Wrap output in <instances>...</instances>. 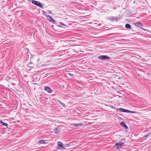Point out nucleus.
<instances>
[{
  "label": "nucleus",
  "mask_w": 151,
  "mask_h": 151,
  "mask_svg": "<svg viewBox=\"0 0 151 151\" xmlns=\"http://www.w3.org/2000/svg\"><path fill=\"white\" fill-rule=\"evenodd\" d=\"M124 143L123 142H119L115 144V146L117 149L121 148L122 146L124 145Z\"/></svg>",
  "instance_id": "nucleus-3"
},
{
  "label": "nucleus",
  "mask_w": 151,
  "mask_h": 151,
  "mask_svg": "<svg viewBox=\"0 0 151 151\" xmlns=\"http://www.w3.org/2000/svg\"><path fill=\"white\" fill-rule=\"evenodd\" d=\"M59 103L61 105V106L63 107H65V105L60 100H58Z\"/></svg>",
  "instance_id": "nucleus-12"
},
{
  "label": "nucleus",
  "mask_w": 151,
  "mask_h": 151,
  "mask_svg": "<svg viewBox=\"0 0 151 151\" xmlns=\"http://www.w3.org/2000/svg\"><path fill=\"white\" fill-rule=\"evenodd\" d=\"M115 109H116V111H120L126 112V113H136V111H129L128 110L126 109L123 108H120L119 109H117V108H114Z\"/></svg>",
  "instance_id": "nucleus-1"
},
{
  "label": "nucleus",
  "mask_w": 151,
  "mask_h": 151,
  "mask_svg": "<svg viewBox=\"0 0 151 151\" xmlns=\"http://www.w3.org/2000/svg\"><path fill=\"white\" fill-rule=\"evenodd\" d=\"M45 141L44 140H42L39 141V143H41V144L44 143H45Z\"/></svg>",
  "instance_id": "nucleus-16"
},
{
  "label": "nucleus",
  "mask_w": 151,
  "mask_h": 151,
  "mask_svg": "<svg viewBox=\"0 0 151 151\" xmlns=\"http://www.w3.org/2000/svg\"><path fill=\"white\" fill-rule=\"evenodd\" d=\"M48 64H44V65H42V66H45V67H47L48 66Z\"/></svg>",
  "instance_id": "nucleus-20"
},
{
  "label": "nucleus",
  "mask_w": 151,
  "mask_h": 151,
  "mask_svg": "<svg viewBox=\"0 0 151 151\" xmlns=\"http://www.w3.org/2000/svg\"><path fill=\"white\" fill-rule=\"evenodd\" d=\"M135 25L139 28H141L142 27V24L139 22H137L135 23Z\"/></svg>",
  "instance_id": "nucleus-9"
},
{
  "label": "nucleus",
  "mask_w": 151,
  "mask_h": 151,
  "mask_svg": "<svg viewBox=\"0 0 151 151\" xmlns=\"http://www.w3.org/2000/svg\"><path fill=\"white\" fill-rule=\"evenodd\" d=\"M54 131L55 132L56 134H58L59 133V132H60L59 130V129L58 128H55L54 129Z\"/></svg>",
  "instance_id": "nucleus-14"
},
{
  "label": "nucleus",
  "mask_w": 151,
  "mask_h": 151,
  "mask_svg": "<svg viewBox=\"0 0 151 151\" xmlns=\"http://www.w3.org/2000/svg\"><path fill=\"white\" fill-rule=\"evenodd\" d=\"M68 74L70 76H73V74H71V73H68Z\"/></svg>",
  "instance_id": "nucleus-22"
},
{
  "label": "nucleus",
  "mask_w": 151,
  "mask_h": 151,
  "mask_svg": "<svg viewBox=\"0 0 151 151\" xmlns=\"http://www.w3.org/2000/svg\"><path fill=\"white\" fill-rule=\"evenodd\" d=\"M71 126H73L74 127H80L81 126H83V124L82 123H79V124H75L73 123L71 124Z\"/></svg>",
  "instance_id": "nucleus-7"
},
{
  "label": "nucleus",
  "mask_w": 151,
  "mask_h": 151,
  "mask_svg": "<svg viewBox=\"0 0 151 151\" xmlns=\"http://www.w3.org/2000/svg\"><path fill=\"white\" fill-rule=\"evenodd\" d=\"M47 12H48V13L49 14H51L52 13L50 11H49V10Z\"/></svg>",
  "instance_id": "nucleus-21"
},
{
  "label": "nucleus",
  "mask_w": 151,
  "mask_h": 151,
  "mask_svg": "<svg viewBox=\"0 0 151 151\" xmlns=\"http://www.w3.org/2000/svg\"><path fill=\"white\" fill-rule=\"evenodd\" d=\"M125 27L127 29L131 28V25L128 24H127L125 25Z\"/></svg>",
  "instance_id": "nucleus-15"
},
{
  "label": "nucleus",
  "mask_w": 151,
  "mask_h": 151,
  "mask_svg": "<svg viewBox=\"0 0 151 151\" xmlns=\"http://www.w3.org/2000/svg\"><path fill=\"white\" fill-rule=\"evenodd\" d=\"M58 145L60 147H63V145L62 143L61 142H58Z\"/></svg>",
  "instance_id": "nucleus-11"
},
{
  "label": "nucleus",
  "mask_w": 151,
  "mask_h": 151,
  "mask_svg": "<svg viewBox=\"0 0 151 151\" xmlns=\"http://www.w3.org/2000/svg\"><path fill=\"white\" fill-rule=\"evenodd\" d=\"M151 136V132L150 133L148 134L146 136Z\"/></svg>",
  "instance_id": "nucleus-19"
},
{
  "label": "nucleus",
  "mask_w": 151,
  "mask_h": 151,
  "mask_svg": "<svg viewBox=\"0 0 151 151\" xmlns=\"http://www.w3.org/2000/svg\"><path fill=\"white\" fill-rule=\"evenodd\" d=\"M98 58L99 59L102 60H105L107 59H110V58L109 57L106 55H103L99 56L98 57Z\"/></svg>",
  "instance_id": "nucleus-4"
},
{
  "label": "nucleus",
  "mask_w": 151,
  "mask_h": 151,
  "mask_svg": "<svg viewBox=\"0 0 151 151\" xmlns=\"http://www.w3.org/2000/svg\"><path fill=\"white\" fill-rule=\"evenodd\" d=\"M44 90L49 93H51L53 91L48 86H45Z\"/></svg>",
  "instance_id": "nucleus-5"
},
{
  "label": "nucleus",
  "mask_w": 151,
  "mask_h": 151,
  "mask_svg": "<svg viewBox=\"0 0 151 151\" xmlns=\"http://www.w3.org/2000/svg\"><path fill=\"white\" fill-rule=\"evenodd\" d=\"M49 17H48V18L47 19H48V20L50 22H51L52 23H54L55 22V21L54 20V19H52V17H51V16H50V15H49Z\"/></svg>",
  "instance_id": "nucleus-8"
},
{
  "label": "nucleus",
  "mask_w": 151,
  "mask_h": 151,
  "mask_svg": "<svg viewBox=\"0 0 151 151\" xmlns=\"http://www.w3.org/2000/svg\"><path fill=\"white\" fill-rule=\"evenodd\" d=\"M120 124L124 126L126 129H128V127L125 125V123L124 122H122Z\"/></svg>",
  "instance_id": "nucleus-10"
},
{
  "label": "nucleus",
  "mask_w": 151,
  "mask_h": 151,
  "mask_svg": "<svg viewBox=\"0 0 151 151\" xmlns=\"http://www.w3.org/2000/svg\"><path fill=\"white\" fill-rule=\"evenodd\" d=\"M0 122L4 126H7L8 125V124L6 123H4L1 121Z\"/></svg>",
  "instance_id": "nucleus-17"
},
{
  "label": "nucleus",
  "mask_w": 151,
  "mask_h": 151,
  "mask_svg": "<svg viewBox=\"0 0 151 151\" xmlns=\"http://www.w3.org/2000/svg\"><path fill=\"white\" fill-rule=\"evenodd\" d=\"M147 135H144V136H145V137H146L147 136H147Z\"/></svg>",
  "instance_id": "nucleus-23"
},
{
  "label": "nucleus",
  "mask_w": 151,
  "mask_h": 151,
  "mask_svg": "<svg viewBox=\"0 0 151 151\" xmlns=\"http://www.w3.org/2000/svg\"><path fill=\"white\" fill-rule=\"evenodd\" d=\"M117 74L116 75L114 73V78H115V80L117 81L116 79H120V78L119 77V75H120V73H116Z\"/></svg>",
  "instance_id": "nucleus-6"
},
{
  "label": "nucleus",
  "mask_w": 151,
  "mask_h": 151,
  "mask_svg": "<svg viewBox=\"0 0 151 151\" xmlns=\"http://www.w3.org/2000/svg\"><path fill=\"white\" fill-rule=\"evenodd\" d=\"M32 3L42 8L43 7V5L42 4V3L39 1H38L35 0H32Z\"/></svg>",
  "instance_id": "nucleus-2"
},
{
  "label": "nucleus",
  "mask_w": 151,
  "mask_h": 151,
  "mask_svg": "<svg viewBox=\"0 0 151 151\" xmlns=\"http://www.w3.org/2000/svg\"><path fill=\"white\" fill-rule=\"evenodd\" d=\"M42 14L43 15H44L47 18H48V17H49V15L47 14L46 12L44 11H42Z\"/></svg>",
  "instance_id": "nucleus-13"
},
{
  "label": "nucleus",
  "mask_w": 151,
  "mask_h": 151,
  "mask_svg": "<svg viewBox=\"0 0 151 151\" xmlns=\"http://www.w3.org/2000/svg\"><path fill=\"white\" fill-rule=\"evenodd\" d=\"M59 24L60 25H63V26H65V24L63 23L62 22H60L59 23Z\"/></svg>",
  "instance_id": "nucleus-18"
}]
</instances>
